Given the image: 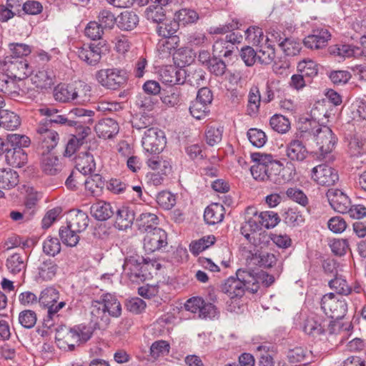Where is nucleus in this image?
<instances>
[{
    "label": "nucleus",
    "instance_id": "49530a36",
    "mask_svg": "<svg viewBox=\"0 0 366 366\" xmlns=\"http://www.w3.org/2000/svg\"><path fill=\"white\" fill-rule=\"evenodd\" d=\"M19 183L18 173L11 169L0 170V187L3 189H11L16 186Z\"/></svg>",
    "mask_w": 366,
    "mask_h": 366
},
{
    "label": "nucleus",
    "instance_id": "f03ea898",
    "mask_svg": "<svg viewBox=\"0 0 366 366\" xmlns=\"http://www.w3.org/2000/svg\"><path fill=\"white\" fill-rule=\"evenodd\" d=\"M122 305L114 294L102 293L92 301V320L99 328L107 326L109 317L117 318L122 315Z\"/></svg>",
    "mask_w": 366,
    "mask_h": 366
},
{
    "label": "nucleus",
    "instance_id": "e2e57ef3",
    "mask_svg": "<svg viewBox=\"0 0 366 366\" xmlns=\"http://www.w3.org/2000/svg\"><path fill=\"white\" fill-rule=\"evenodd\" d=\"M9 47L11 51V56H8V59H23L24 56H28L31 51L30 46L23 43H11Z\"/></svg>",
    "mask_w": 366,
    "mask_h": 366
},
{
    "label": "nucleus",
    "instance_id": "6e6d98bb",
    "mask_svg": "<svg viewBox=\"0 0 366 366\" xmlns=\"http://www.w3.org/2000/svg\"><path fill=\"white\" fill-rule=\"evenodd\" d=\"M257 218L261 224V227H264L267 229L274 227L280 220L278 214L273 211L262 212L257 216Z\"/></svg>",
    "mask_w": 366,
    "mask_h": 366
},
{
    "label": "nucleus",
    "instance_id": "c756f323",
    "mask_svg": "<svg viewBox=\"0 0 366 366\" xmlns=\"http://www.w3.org/2000/svg\"><path fill=\"white\" fill-rule=\"evenodd\" d=\"M89 219L86 213L81 210L71 211L69 213L67 224L71 229L81 232L88 227Z\"/></svg>",
    "mask_w": 366,
    "mask_h": 366
},
{
    "label": "nucleus",
    "instance_id": "e433bc0d",
    "mask_svg": "<svg viewBox=\"0 0 366 366\" xmlns=\"http://www.w3.org/2000/svg\"><path fill=\"white\" fill-rule=\"evenodd\" d=\"M195 54L191 49L182 47L173 53V59L178 68L184 69L186 66H189L194 60Z\"/></svg>",
    "mask_w": 366,
    "mask_h": 366
},
{
    "label": "nucleus",
    "instance_id": "0eeeda50",
    "mask_svg": "<svg viewBox=\"0 0 366 366\" xmlns=\"http://www.w3.org/2000/svg\"><path fill=\"white\" fill-rule=\"evenodd\" d=\"M97 81L104 87L117 90L123 87L127 82V74L118 68L103 69L96 73Z\"/></svg>",
    "mask_w": 366,
    "mask_h": 366
},
{
    "label": "nucleus",
    "instance_id": "f257e3e1",
    "mask_svg": "<svg viewBox=\"0 0 366 366\" xmlns=\"http://www.w3.org/2000/svg\"><path fill=\"white\" fill-rule=\"evenodd\" d=\"M250 157L254 163L250 167V172L256 181L275 184L285 182L286 179L281 174L283 164L274 159L272 154L253 152Z\"/></svg>",
    "mask_w": 366,
    "mask_h": 366
},
{
    "label": "nucleus",
    "instance_id": "9d476101",
    "mask_svg": "<svg viewBox=\"0 0 366 366\" xmlns=\"http://www.w3.org/2000/svg\"><path fill=\"white\" fill-rule=\"evenodd\" d=\"M142 142L144 149L147 152L159 154L166 144L164 133L158 128L149 127L144 132Z\"/></svg>",
    "mask_w": 366,
    "mask_h": 366
},
{
    "label": "nucleus",
    "instance_id": "2eb2a0df",
    "mask_svg": "<svg viewBox=\"0 0 366 366\" xmlns=\"http://www.w3.org/2000/svg\"><path fill=\"white\" fill-rule=\"evenodd\" d=\"M172 0H150V5L145 9L144 15L148 21L162 23L166 19L168 7Z\"/></svg>",
    "mask_w": 366,
    "mask_h": 366
},
{
    "label": "nucleus",
    "instance_id": "a18cd8bd",
    "mask_svg": "<svg viewBox=\"0 0 366 366\" xmlns=\"http://www.w3.org/2000/svg\"><path fill=\"white\" fill-rule=\"evenodd\" d=\"M215 242L216 237L214 235L204 236L197 240L192 241L189 244V250L192 254L197 256L213 245Z\"/></svg>",
    "mask_w": 366,
    "mask_h": 366
},
{
    "label": "nucleus",
    "instance_id": "b1692460",
    "mask_svg": "<svg viewBox=\"0 0 366 366\" xmlns=\"http://www.w3.org/2000/svg\"><path fill=\"white\" fill-rule=\"evenodd\" d=\"M95 131L100 138L112 139L119 130V124L112 118H104L99 121L95 126Z\"/></svg>",
    "mask_w": 366,
    "mask_h": 366
},
{
    "label": "nucleus",
    "instance_id": "6ab92c4d",
    "mask_svg": "<svg viewBox=\"0 0 366 366\" xmlns=\"http://www.w3.org/2000/svg\"><path fill=\"white\" fill-rule=\"evenodd\" d=\"M330 39L331 34L328 29L317 28L304 39L303 44L308 49L318 50L325 47Z\"/></svg>",
    "mask_w": 366,
    "mask_h": 366
},
{
    "label": "nucleus",
    "instance_id": "603ef678",
    "mask_svg": "<svg viewBox=\"0 0 366 366\" xmlns=\"http://www.w3.org/2000/svg\"><path fill=\"white\" fill-rule=\"evenodd\" d=\"M285 222L290 227H299L305 222V217L297 208H289L283 214Z\"/></svg>",
    "mask_w": 366,
    "mask_h": 366
},
{
    "label": "nucleus",
    "instance_id": "423d86ee",
    "mask_svg": "<svg viewBox=\"0 0 366 366\" xmlns=\"http://www.w3.org/2000/svg\"><path fill=\"white\" fill-rule=\"evenodd\" d=\"M87 91H90V86L81 81L73 84L61 83L55 86L53 95L55 100L59 102H79L84 100L83 97Z\"/></svg>",
    "mask_w": 366,
    "mask_h": 366
},
{
    "label": "nucleus",
    "instance_id": "aec40b11",
    "mask_svg": "<svg viewBox=\"0 0 366 366\" xmlns=\"http://www.w3.org/2000/svg\"><path fill=\"white\" fill-rule=\"evenodd\" d=\"M39 142L42 149L48 152L56 147L59 140V134L48 127V124H39L36 128Z\"/></svg>",
    "mask_w": 366,
    "mask_h": 366
},
{
    "label": "nucleus",
    "instance_id": "2f4dec72",
    "mask_svg": "<svg viewBox=\"0 0 366 366\" xmlns=\"http://www.w3.org/2000/svg\"><path fill=\"white\" fill-rule=\"evenodd\" d=\"M56 338L58 340H63L71 351L74 350L76 345L80 342V337H79L77 332H76L74 327H61L57 331Z\"/></svg>",
    "mask_w": 366,
    "mask_h": 366
},
{
    "label": "nucleus",
    "instance_id": "f8f14e48",
    "mask_svg": "<svg viewBox=\"0 0 366 366\" xmlns=\"http://www.w3.org/2000/svg\"><path fill=\"white\" fill-rule=\"evenodd\" d=\"M167 244V234L159 227L148 231L144 238V249L149 253L160 250Z\"/></svg>",
    "mask_w": 366,
    "mask_h": 366
},
{
    "label": "nucleus",
    "instance_id": "8fccbe9b",
    "mask_svg": "<svg viewBox=\"0 0 366 366\" xmlns=\"http://www.w3.org/2000/svg\"><path fill=\"white\" fill-rule=\"evenodd\" d=\"M79 232L71 229L69 224L59 229V236L62 242L69 247H74L77 244L79 240V237L77 234Z\"/></svg>",
    "mask_w": 366,
    "mask_h": 366
},
{
    "label": "nucleus",
    "instance_id": "6e6552de",
    "mask_svg": "<svg viewBox=\"0 0 366 366\" xmlns=\"http://www.w3.org/2000/svg\"><path fill=\"white\" fill-rule=\"evenodd\" d=\"M321 308L331 319L341 320L347 313V305L344 299H338L334 293L330 292L322 297Z\"/></svg>",
    "mask_w": 366,
    "mask_h": 366
},
{
    "label": "nucleus",
    "instance_id": "39448f33",
    "mask_svg": "<svg viewBox=\"0 0 366 366\" xmlns=\"http://www.w3.org/2000/svg\"><path fill=\"white\" fill-rule=\"evenodd\" d=\"M59 292L54 287L44 289L39 297V303L43 308L47 309L46 317L44 320V327L49 328L54 325L53 318L58 312L66 305L64 301L59 302Z\"/></svg>",
    "mask_w": 366,
    "mask_h": 366
},
{
    "label": "nucleus",
    "instance_id": "3c124183",
    "mask_svg": "<svg viewBox=\"0 0 366 366\" xmlns=\"http://www.w3.org/2000/svg\"><path fill=\"white\" fill-rule=\"evenodd\" d=\"M224 127L221 126H207L205 130V140L208 145L213 147L222 141Z\"/></svg>",
    "mask_w": 366,
    "mask_h": 366
},
{
    "label": "nucleus",
    "instance_id": "ea45409f",
    "mask_svg": "<svg viewBox=\"0 0 366 366\" xmlns=\"http://www.w3.org/2000/svg\"><path fill=\"white\" fill-rule=\"evenodd\" d=\"M6 267L12 274L24 272L26 267V257L19 253H14L6 259Z\"/></svg>",
    "mask_w": 366,
    "mask_h": 366
},
{
    "label": "nucleus",
    "instance_id": "f704fd0d",
    "mask_svg": "<svg viewBox=\"0 0 366 366\" xmlns=\"http://www.w3.org/2000/svg\"><path fill=\"white\" fill-rule=\"evenodd\" d=\"M90 132L91 129L86 127L85 129H83L81 133L76 132V135H72L66 145L65 156L71 157L73 155L79 147L84 143L85 138Z\"/></svg>",
    "mask_w": 366,
    "mask_h": 366
},
{
    "label": "nucleus",
    "instance_id": "bf43d9fd",
    "mask_svg": "<svg viewBox=\"0 0 366 366\" xmlns=\"http://www.w3.org/2000/svg\"><path fill=\"white\" fill-rule=\"evenodd\" d=\"M104 185L102 177L99 174L92 173L84 181L85 189L94 196L97 194L98 189H102Z\"/></svg>",
    "mask_w": 366,
    "mask_h": 366
},
{
    "label": "nucleus",
    "instance_id": "052dcab7",
    "mask_svg": "<svg viewBox=\"0 0 366 366\" xmlns=\"http://www.w3.org/2000/svg\"><path fill=\"white\" fill-rule=\"evenodd\" d=\"M175 19L179 24H188L195 23L199 19V14L194 10L189 9H182L175 13Z\"/></svg>",
    "mask_w": 366,
    "mask_h": 366
},
{
    "label": "nucleus",
    "instance_id": "a211bd4d",
    "mask_svg": "<svg viewBox=\"0 0 366 366\" xmlns=\"http://www.w3.org/2000/svg\"><path fill=\"white\" fill-rule=\"evenodd\" d=\"M303 140L304 139L295 136V137L287 144L285 154L291 162H302L307 158L309 151L303 142Z\"/></svg>",
    "mask_w": 366,
    "mask_h": 366
},
{
    "label": "nucleus",
    "instance_id": "5701e85b",
    "mask_svg": "<svg viewBox=\"0 0 366 366\" xmlns=\"http://www.w3.org/2000/svg\"><path fill=\"white\" fill-rule=\"evenodd\" d=\"M184 69L178 68L172 65L166 66L160 71V79L166 84H183Z\"/></svg>",
    "mask_w": 366,
    "mask_h": 366
},
{
    "label": "nucleus",
    "instance_id": "9b49d317",
    "mask_svg": "<svg viewBox=\"0 0 366 366\" xmlns=\"http://www.w3.org/2000/svg\"><path fill=\"white\" fill-rule=\"evenodd\" d=\"M5 71L11 76L21 81L32 74L33 70L28 61L24 59H14L5 58L4 61Z\"/></svg>",
    "mask_w": 366,
    "mask_h": 366
},
{
    "label": "nucleus",
    "instance_id": "4c0bfd02",
    "mask_svg": "<svg viewBox=\"0 0 366 366\" xmlns=\"http://www.w3.org/2000/svg\"><path fill=\"white\" fill-rule=\"evenodd\" d=\"M58 269L59 267L54 260L46 259L38 267V278L43 281L51 280L56 276Z\"/></svg>",
    "mask_w": 366,
    "mask_h": 366
},
{
    "label": "nucleus",
    "instance_id": "680f3d73",
    "mask_svg": "<svg viewBox=\"0 0 366 366\" xmlns=\"http://www.w3.org/2000/svg\"><path fill=\"white\" fill-rule=\"evenodd\" d=\"M329 286L339 295H348L352 292V288L348 285L346 280L341 277L336 276L334 279L331 280L329 282Z\"/></svg>",
    "mask_w": 366,
    "mask_h": 366
},
{
    "label": "nucleus",
    "instance_id": "dca6fc26",
    "mask_svg": "<svg viewBox=\"0 0 366 366\" xmlns=\"http://www.w3.org/2000/svg\"><path fill=\"white\" fill-rule=\"evenodd\" d=\"M18 81L14 77L9 75L6 71L0 73V92L9 97L12 99H16L23 97L25 92L21 88Z\"/></svg>",
    "mask_w": 366,
    "mask_h": 366
},
{
    "label": "nucleus",
    "instance_id": "58836bf2",
    "mask_svg": "<svg viewBox=\"0 0 366 366\" xmlns=\"http://www.w3.org/2000/svg\"><path fill=\"white\" fill-rule=\"evenodd\" d=\"M329 51L331 54L342 58L358 57V46L350 44H335L330 46Z\"/></svg>",
    "mask_w": 366,
    "mask_h": 366
},
{
    "label": "nucleus",
    "instance_id": "864d4df0",
    "mask_svg": "<svg viewBox=\"0 0 366 366\" xmlns=\"http://www.w3.org/2000/svg\"><path fill=\"white\" fill-rule=\"evenodd\" d=\"M319 123L315 119H307L300 128V131L295 134L296 137L305 139L307 134H312L315 137L319 132L318 129H322Z\"/></svg>",
    "mask_w": 366,
    "mask_h": 366
},
{
    "label": "nucleus",
    "instance_id": "c85d7f7f",
    "mask_svg": "<svg viewBox=\"0 0 366 366\" xmlns=\"http://www.w3.org/2000/svg\"><path fill=\"white\" fill-rule=\"evenodd\" d=\"M224 217V207L218 203H214L204 210V219L209 225H214L220 223Z\"/></svg>",
    "mask_w": 366,
    "mask_h": 366
},
{
    "label": "nucleus",
    "instance_id": "4468645a",
    "mask_svg": "<svg viewBox=\"0 0 366 366\" xmlns=\"http://www.w3.org/2000/svg\"><path fill=\"white\" fill-rule=\"evenodd\" d=\"M95 112L92 110L83 108H74L69 112L71 122L69 127H74L76 132L81 133L85 127L90 128L94 123V116Z\"/></svg>",
    "mask_w": 366,
    "mask_h": 366
},
{
    "label": "nucleus",
    "instance_id": "4d7b16f0",
    "mask_svg": "<svg viewBox=\"0 0 366 366\" xmlns=\"http://www.w3.org/2000/svg\"><path fill=\"white\" fill-rule=\"evenodd\" d=\"M271 127L278 133L285 134L290 129V122L281 114H274L269 120Z\"/></svg>",
    "mask_w": 366,
    "mask_h": 366
},
{
    "label": "nucleus",
    "instance_id": "5fc2aeb1",
    "mask_svg": "<svg viewBox=\"0 0 366 366\" xmlns=\"http://www.w3.org/2000/svg\"><path fill=\"white\" fill-rule=\"evenodd\" d=\"M280 47L287 56H296L300 54L302 49V42L294 38H288L281 41Z\"/></svg>",
    "mask_w": 366,
    "mask_h": 366
},
{
    "label": "nucleus",
    "instance_id": "338daca9",
    "mask_svg": "<svg viewBox=\"0 0 366 366\" xmlns=\"http://www.w3.org/2000/svg\"><path fill=\"white\" fill-rule=\"evenodd\" d=\"M43 252L54 257L61 252V244L58 238L48 237L43 243Z\"/></svg>",
    "mask_w": 366,
    "mask_h": 366
},
{
    "label": "nucleus",
    "instance_id": "393cba45",
    "mask_svg": "<svg viewBox=\"0 0 366 366\" xmlns=\"http://www.w3.org/2000/svg\"><path fill=\"white\" fill-rule=\"evenodd\" d=\"M23 0H6V5H0V21L6 22L15 16L23 15Z\"/></svg>",
    "mask_w": 366,
    "mask_h": 366
},
{
    "label": "nucleus",
    "instance_id": "20e7f679",
    "mask_svg": "<svg viewBox=\"0 0 366 366\" xmlns=\"http://www.w3.org/2000/svg\"><path fill=\"white\" fill-rule=\"evenodd\" d=\"M154 263L155 262H152L149 258L134 254L125 257L122 267L125 275L130 281L139 284L145 281L151 274L148 267L150 264L154 267Z\"/></svg>",
    "mask_w": 366,
    "mask_h": 366
},
{
    "label": "nucleus",
    "instance_id": "473e14b6",
    "mask_svg": "<svg viewBox=\"0 0 366 366\" xmlns=\"http://www.w3.org/2000/svg\"><path fill=\"white\" fill-rule=\"evenodd\" d=\"M139 16L133 11H124L117 16V26L122 30L131 31L137 27Z\"/></svg>",
    "mask_w": 366,
    "mask_h": 366
},
{
    "label": "nucleus",
    "instance_id": "a19ab883",
    "mask_svg": "<svg viewBox=\"0 0 366 366\" xmlns=\"http://www.w3.org/2000/svg\"><path fill=\"white\" fill-rule=\"evenodd\" d=\"M260 102L261 96L259 89L256 86L251 88L248 94L247 114L252 117H257L259 111Z\"/></svg>",
    "mask_w": 366,
    "mask_h": 366
},
{
    "label": "nucleus",
    "instance_id": "bb28decb",
    "mask_svg": "<svg viewBox=\"0 0 366 366\" xmlns=\"http://www.w3.org/2000/svg\"><path fill=\"white\" fill-rule=\"evenodd\" d=\"M31 81L38 89H46L54 84L55 74L52 69H42L31 76Z\"/></svg>",
    "mask_w": 366,
    "mask_h": 366
},
{
    "label": "nucleus",
    "instance_id": "412c9836",
    "mask_svg": "<svg viewBox=\"0 0 366 366\" xmlns=\"http://www.w3.org/2000/svg\"><path fill=\"white\" fill-rule=\"evenodd\" d=\"M331 207L341 214H346L351 204L349 197L341 190L330 189L326 193Z\"/></svg>",
    "mask_w": 366,
    "mask_h": 366
},
{
    "label": "nucleus",
    "instance_id": "ddd939ff",
    "mask_svg": "<svg viewBox=\"0 0 366 366\" xmlns=\"http://www.w3.org/2000/svg\"><path fill=\"white\" fill-rule=\"evenodd\" d=\"M311 177L317 184L325 187L333 186L339 179L336 169L326 164L315 167L312 169Z\"/></svg>",
    "mask_w": 366,
    "mask_h": 366
},
{
    "label": "nucleus",
    "instance_id": "0e129e2a",
    "mask_svg": "<svg viewBox=\"0 0 366 366\" xmlns=\"http://www.w3.org/2000/svg\"><path fill=\"white\" fill-rule=\"evenodd\" d=\"M104 30L97 21H91L84 29V35L92 40H99L102 39Z\"/></svg>",
    "mask_w": 366,
    "mask_h": 366
},
{
    "label": "nucleus",
    "instance_id": "cd10ccee",
    "mask_svg": "<svg viewBox=\"0 0 366 366\" xmlns=\"http://www.w3.org/2000/svg\"><path fill=\"white\" fill-rule=\"evenodd\" d=\"M183 76L184 84L188 83L191 86L199 87L206 81V72L203 69L197 66H190L184 69Z\"/></svg>",
    "mask_w": 366,
    "mask_h": 366
},
{
    "label": "nucleus",
    "instance_id": "13d9d810",
    "mask_svg": "<svg viewBox=\"0 0 366 366\" xmlns=\"http://www.w3.org/2000/svg\"><path fill=\"white\" fill-rule=\"evenodd\" d=\"M97 19V22L104 29H112L115 24H117V17H115L114 14L107 9L100 11Z\"/></svg>",
    "mask_w": 366,
    "mask_h": 366
},
{
    "label": "nucleus",
    "instance_id": "f3484780",
    "mask_svg": "<svg viewBox=\"0 0 366 366\" xmlns=\"http://www.w3.org/2000/svg\"><path fill=\"white\" fill-rule=\"evenodd\" d=\"M318 130L319 132L316 134L315 140L319 147L320 155L325 157L335 148L337 139L329 127L323 126Z\"/></svg>",
    "mask_w": 366,
    "mask_h": 366
},
{
    "label": "nucleus",
    "instance_id": "7ed1b4c3",
    "mask_svg": "<svg viewBox=\"0 0 366 366\" xmlns=\"http://www.w3.org/2000/svg\"><path fill=\"white\" fill-rule=\"evenodd\" d=\"M222 292L231 298L242 297L245 291L255 293L258 291L257 280L253 277V272L239 269L236 277H230L221 285Z\"/></svg>",
    "mask_w": 366,
    "mask_h": 366
},
{
    "label": "nucleus",
    "instance_id": "a878e982",
    "mask_svg": "<svg viewBox=\"0 0 366 366\" xmlns=\"http://www.w3.org/2000/svg\"><path fill=\"white\" fill-rule=\"evenodd\" d=\"M114 226L119 230H125L132 227L135 219V213L133 208L128 206H122L116 212Z\"/></svg>",
    "mask_w": 366,
    "mask_h": 366
},
{
    "label": "nucleus",
    "instance_id": "c03bdc74",
    "mask_svg": "<svg viewBox=\"0 0 366 366\" xmlns=\"http://www.w3.org/2000/svg\"><path fill=\"white\" fill-rule=\"evenodd\" d=\"M76 171L81 172L84 175L92 174L95 172L96 164L92 154L86 152L76 160Z\"/></svg>",
    "mask_w": 366,
    "mask_h": 366
},
{
    "label": "nucleus",
    "instance_id": "c9c22d12",
    "mask_svg": "<svg viewBox=\"0 0 366 366\" xmlns=\"http://www.w3.org/2000/svg\"><path fill=\"white\" fill-rule=\"evenodd\" d=\"M21 124V119L15 112L8 109H0V126L6 130H14Z\"/></svg>",
    "mask_w": 366,
    "mask_h": 366
},
{
    "label": "nucleus",
    "instance_id": "72a5a7b5",
    "mask_svg": "<svg viewBox=\"0 0 366 366\" xmlns=\"http://www.w3.org/2000/svg\"><path fill=\"white\" fill-rule=\"evenodd\" d=\"M325 322L319 317H308L304 324V332L313 337L322 335L325 331Z\"/></svg>",
    "mask_w": 366,
    "mask_h": 366
},
{
    "label": "nucleus",
    "instance_id": "1a4fd4ad",
    "mask_svg": "<svg viewBox=\"0 0 366 366\" xmlns=\"http://www.w3.org/2000/svg\"><path fill=\"white\" fill-rule=\"evenodd\" d=\"M78 57L89 66H96L102 59L104 51L107 50V45L102 42L84 44L76 47Z\"/></svg>",
    "mask_w": 366,
    "mask_h": 366
},
{
    "label": "nucleus",
    "instance_id": "69168bd1",
    "mask_svg": "<svg viewBox=\"0 0 366 366\" xmlns=\"http://www.w3.org/2000/svg\"><path fill=\"white\" fill-rule=\"evenodd\" d=\"M247 134L251 144L256 147H263L267 142V136L261 129L251 128L248 130Z\"/></svg>",
    "mask_w": 366,
    "mask_h": 366
},
{
    "label": "nucleus",
    "instance_id": "7c9ffc66",
    "mask_svg": "<svg viewBox=\"0 0 366 366\" xmlns=\"http://www.w3.org/2000/svg\"><path fill=\"white\" fill-rule=\"evenodd\" d=\"M90 210L92 215L99 221H105L114 214V210L111 204L104 201L93 204Z\"/></svg>",
    "mask_w": 366,
    "mask_h": 366
},
{
    "label": "nucleus",
    "instance_id": "79ce46f5",
    "mask_svg": "<svg viewBox=\"0 0 366 366\" xmlns=\"http://www.w3.org/2000/svg\"><path fill=\"white\" fill-rule=\"evenodd\" d=\"M261 224L258 221L257 216H255L254 217H249L242 224L240 228V232L249 242L254 244L252 240L254 241V238L252 234L261 229Z\"/></svg>",
    "mask_w": 366,
    "mask_h": 366
},
{
    "label": "nucleus",
    "instance_id": "37998d69",
    "mask_svg": "<svg viewBox=\"0 0 366 366\" xmlns=\"http://www.w3.org/2000/svg\"><path fill=\"white\" fill-rule=\"evenodd\" d=\"M251 261L259 267L269 268L276 264L277 258L274 254L258 251L252 254Z\"/></svg>",
    "mask_w": 366,
    "mask_h": 366
},
{
    "label": "nucleus",
    "instance_id": "de8ad7c7",
    "mask_svg": "<svg viewBox=\"0 0 366 366\" xmlns=\"http://www.w3.org/2000/svg\"><path fill=\"white\" fill-rule=\"evenodd\" d=\"M156 31L159 36L162 38L171 37L174 36L179 29V24L176 19L165 22L157 23Z\"/></svg>",
    "mask_w": 366,
    "mask_h": 366
},
{
    "label": "nucleus",
    "instance_id": "09e8293b",
    "mask_svg": "<svg viewBox=\"0 0 366 366\" xmlns=\"http://www.w3.org/2000/svg\"><path fill=\"white\" fill-rule=\"evenodd\" d=\"M139 222V229L143 232L147 233L148 231L157 227L159 219L155 214L150 212L142 213L137 219Z\"/></svg>",
    "mask_w": 366,
    "mask_h": 366
},
{
    "label": "nucleus",
    "instance_id": "4be33fe9",
    "mask_svg": "<svg viewBox=\"0 0 366 366\" xmlns=\"http://www.w3.org/2000/svg\"><path fill=\"white\" fill-rule=\"evenodd\" d=\"M40 165L42 172L49 176L57 175L63 169V164L59 158L49 152H43Z\"/></svg>",
    "mask_w": 366,
    "mask_h": 366
},
{
    "label": "nucleus",
    "instance_id": "774afa93",
    "mask_svg": "<svg viewBox=\"0 0 366 366\" xmlns=\"http://www.w3.org/2000/svg\"><path fill=\"white\" fill-rule=\"evenodd\" d=\"M37 321L36 314L31 310L21 311L19 315V322L25 328L31 329L34 327Z\"/></svg>",
    "mask_w": 366,
    "mask_h": 366
}]
</instances>
